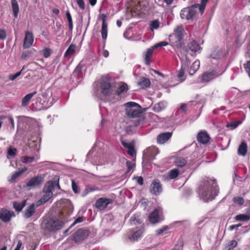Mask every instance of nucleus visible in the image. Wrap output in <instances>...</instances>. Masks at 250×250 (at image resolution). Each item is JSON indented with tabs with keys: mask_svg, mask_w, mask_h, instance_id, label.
Returning a JSON list of instances; mask_svg holds the SVG:
<instances>
[{
	"mask_svg": "<svg viewBox=\"0 0 250 250\" xmlns=\"http://www.w3.org/2000/svg\"><path fill=\"white\" fill-rule=\"evenodd\" d=\"M66 17L68 20V23L73 22L72 17L69 11H66Z\"/></svg>",
	"mask_w": 250,
	"mask_h": 250,
	"instance_id": "59",
	"label": "nucleus"
},
{
	"mask_svg": "<svg viewBox=\"0 0 250 250\" xmlns=\"http://www.w3.org/2000/svg\"><path fill=\"white\" fill-rule=\"evenodd\" d=\"M150 26L151 28L157 29L159 27V22L157 20L153 21L150 24Z\"/></svg>",
	"mask_w": 250,
	"mask_h": 250,
	"instance_id": "47",
	"label": "nucleus"
},
{
	"mask_svg": "<svg viewBox=\"0 0 250 250\" xmlns=\"http://www.w3.org/2000/svg\"><path fill=\"white\" fill-rule=\"evenodd\" d=\"M34 41V36L32 32H25V37L23 41V47L28 48L32 46Z\"/></svg>",
	"mask_w": 250,
	"mask_h": 250,
	"instance_id": "15",
	"label": "nucleus"
},
{
	"mask_svg": "<svg viewBox=\"0 0 250 250\" xmlns=\"http://www.w3.org/2000/svg\"><path fill=\"white\" fill-rule=\"evenodd\" d=\"M233 201L239 205H242L244 204V200L243 198L241 197H235L233 198Z\"/></svg>",
	"mask_w": 250,
	"mask_h": 250,
	"instance_id": "43",
	"label": "nucleus"
},
{
	"mask_svg": "<svg viewBox=\"0 0 250 250\" xmlns=\"http://www.w3.org/2000/svg\"><path fill=\"white\" fill-rule=\"evenodd\" d=\"M27 168L24 167L18 171H15L12 175L10 180V182H14L17 178L20 177L23 172L26 171Z\"/></svg>",
	"mask_w": 250,
	"mask_h": 250,
	"instance_id": "33",
	"label": "nucleus"
},
{
	"mask_svg": "<svg viewBox=\"0 0 250 250\" xmlns=\"http://www.w3.org/2000/svg\"><path fill=\"white\" fill-rule=\"evenodd\" d=\"M166 107V103L164 102H159L153 107V110L156 112H159L164 109Z\"/></svg>",
	"mask_w": 250,
	"mask_h": 250,
	"instance_id": "32",
	"label": "nucleus"
},
{
	"mask_svg": "<svg viewBox=\"0 0 250 250\" xmlns=\"http://www.w3.org/2000/svg\"><path fill=\"white\" fill-rule=\"evenodd\" d=\"M35 160L34 157H29L28 156H25L22 158V162L23 163L28 164L33 162Z\"/></svg>",
	"mask_w": 250,
	"mask_h": 250,
	"instance_id": "42",
	"label": "nucleus"
},
{
	"mask_svg": "<svg viewBox=\"0 0 250 250\" xmlns=\"http://www.w3.org/2000/svg\"><path fill=\"white\" fill-rule=\"evenodd\" d=\"M79 8L82 10L85 9V3L83 0H75Z\"/></svg>",
	"mask_w": 250,
	"mask_h": 250,
	"instance_id": "45",
	"label": "nucleus"
},
{
	"mask_svg": "<svg viewBox=\"0 0 250 250\" xmlns=\"http://www.w3.org/2000/svg\"><path fill=\"white\" fill-rule=\"evenodd\" d=\"M248 151V146L246 142H243L238 149V153L242 156H245Z\"/></svg>",
	"mask_w": 250,
	"mask_h": 250,
	"instance_id": "25",
	"label": "nucleus"
},
{
	"mask_svg": "<svg viewBox=\"0 0 250 250\" xmlns=\"http://www.w3.org/2000/svg\"><path fill=\"white\" fill-rule=\"evenodd\" d=\"M210 139L209 135L205 130L200 131L197 136V141L203 145L207 144L209 142Z\"/></svg>",
	"mask_w": 250,
	"mask_h": 250,
	"instance_id": "14",
	"label": "nucleus"
},
{
	"mask_svg": "<svg viewBox=\"0 0 250 250\" xmlns=\"http://www.w3.org/2000/svg\"><path fill=\"white\" fill-rule=\"evenodd\" d=\"M100 88L101 92L104 96L107 97L111 94V84L110 80L107 77H102L100 83Z\"/></svg>",
	"mask_w": 250,
	"mask_h": 250,
	"instance_id": "6",
	"label": "nucleus"
},
{
	"mask_svg": "<svg viewBox=\"0 0 250 250\" xmlns=\"http://www.w3.org/2000/svg\"><path fill=\"white\" fill-rule=\"evenodd\" d=\"M179 174V170L177 169H171L169 171V177L171 179H173L176 178Z\"/></svg>",
	"mask_w": 250,
	"mask_h": 250,
	"instance_id": "39",
	"label": "nucleus"
},
{
	"mask_svg": "<svg viewBox=\"0 0 250 250\" xmlns=\"http://www.w3.org/2000/svg\"><path fill=\"white\" fill-rule=\"evenodd\" d=\"M26 203V200H24L21 202H14L13 205V208L16 211L20 212L22 210L23 208L25 207Z\"/></svg>",
	"mask_w": 250,
	"mask_h": 250,
	"instance_id": "24",
	"label": "nucleus"
},
{
	"mask_svg": "<svg viewBox=\"0 0 250 250\" xmlns=\"http://www.w3.org/2000/svg\"><path fill=\"white\" fill-rule=\"evenodd\" d=\"M144 231L145 228L143 226L140 228L133 232L130 237V239H132L133 240H137L140 237H141Z\"/></svg>",
	"mask_w": 250,
	"mask_h": 250,
	"instance_id": "22",
	"label": "nucleus"
},
{
	"mask_svg": "<svg viewBox=\"0 0 250 250\" xmlns=\"http://www.w3.org/2000/svg\"><path fill=\"white\" fill-rule=\"evenodd\" d=\"M172 132H167L159 134L157 137V142L159 144H164L172 136Z\"/></svg>",
	"mask_w": 250,
	"mask_h": 250,
	"instance_id": "16",
	"label": "nucleus"
},
{
	"mask_svg": "<svg viewBox=\"0 0 250 250\" xmlns=\"http://www.w3.org/2000/svg\"><path fill=\"white\" fill-rule=\"evenodd\" d=\"M158 152V149L156 147H149L144 151L143 157L147 160L152 161L155 159Z\"/></svg>",
	"mask_w": 250,
	"mask_h": 250,
	"instance_id": "11",
	"label": "nucleus"
},
{
	"mask_svg": "<svg viewBox=\"0 0 250 250\" xmlns=\"http://www.w3.org/2000/svg\"><path fill=\"white\" fill-rule=\"evenodd\" d=\"M72 188L74 193H76L78 192V188L77 184L74 181V180L72 181Z\"/></svg>",
	"mask_w": 250,
	"mask_h": 250,
	"instance_id": "55",
	"label": "nucleus"
},
{
	"mask_svg": "<svg viewBox=\"0 0 250 250\" xmlns=\"http://www.w3.org/2000/svg\"><path fill=\"white\" fill-rule=\"evenodd\" d=\"M216 180L211 183L209 180H204L199 188V193L201 198L206 202L212 200L218 195L219 188Z\"/></svg>",
	"mask_w": 250,
	"mask_h": 250,
	"instance_id": "2",
	"label": "nucleus"
},
{
	"mask_svg": "<svg viewBox=\"0 0 250 250\" xmlns=\"http://www.w3.org/2000/svg\"><path fill=\"white\" fill-rule=\"evenodd\" d=\"M55 184L53 181H48L43 188L44 194L37 203V206L42 205L49 200L53 196V191L54 190Z\"/></svg>",
	"mask_w": 250,
	"mask_h": 250,
	"instance_id": "4",
	"label": "nucleus"
},
{
	"mask_svg": "<svg viewBox=\"0 0 250 250\" xmlns=\"http://www.w3.org/2000/svg\"><path fill=\"white\" fill-rule=\"evenodd\" d=\"M122 144L125 148L129 149L133 146H134V145L132 143H126L125 141H122Z\"/></svg>",
	"mask_w": 250,
	"mask_h": 250,
	"instance_id": "46",
	"label": "nucleus"
},
{
	"mask_svg": "<svg viewBox=\"0 0 250 250\" xmlns=\"http://www.w3.org/2000/svg\"><path fill=\"white\" fill-rule=\"evenodd\" d=\"M245 68L250 78V61L247 62Z\"/></svg>",
	"mask_w": 250,
	"mask_h": 250,
	"instance_id": "60",
	"label": "nucleus"
},
{
	"mask_svg": "<svg viewBox=\"0 0 250 250\" xmlns=\"http://www.w3.org/2000/svg\"><path fill=\"white\" fill-rule=\"evenodd\" d=\"M153 53V49L149 48L147 50L145 57V63L147 65H149L150 63V58Z\"/></svg>",
	"mask_w": 250,
	"mask_h": 250,
	"instance_id": "34",
	"label": "nucleus"
},
{
	"mask_svg": "<svg viewBox=\"0 0 250 250\" xmlns=\"http://www.w3.org/2000/svg\"><path fill=\"white\" fill-rule=\"evenodd\" d=\"M148 220L152 224H156L164 220V216L160 213L158 208H155L148 216Z\"/></svg>",
	"mask_w": 250,
	"mask_h": 250,
	"instance_id": "9",
	"label": "nucleus"
},
{
	"mask_svg": "<svg viewBox=\"0 0 250 250\" xmlns=\"http://www.w3.org/2000/svg\"><path fill=\"white\" fill-rule=\"evenodd\" d=\"M184 31L182 26H178L174 30V33L169 36L170 42L177 48L182 47Z\"/></svg>",
	"mask_w": 250,
	"mask_h": 250,
	"instance_id": "5",
	"label": "nucleus"
},
{
	"mask_svg": "<svg viewBox=\"0 0 250 250\" xmlns=\"http://www.w3.org/2000/svg\"><path fill=\"white\" fill-rule=\"evenodd\" d=\"M6 38V33L5 30L0 29V40L3 41Z\"/></svg>",
	"mask_w": 250,
	"mask_h": 250,
	"instance_id": "50",
	"label": "nucleus"
},
{
	"mask_svg": "<svg viewBox=\"0 0 250 250\" xmlns=\"http://www.w3.org/2000/svg\"><path fill=\"white\" fill-rule=\"evenodd\" d=\"M242 121L240 120L234 121L228 123L226 126L227 127L230 128L231 129H234L236 128L239 125L242 124Z\"/></svg>",
	"mask_w": 250,
	"mask_h": 250,
	"instance_id": "38",
	"label": "nucleus"
},
{
	"mask_svg": "<svg viewBox=\"0 0 250 250\" xmlns=\"http://www.w3.org/2000/svg\"><path fill=\"white\" fill-rule=\"evenodd\" d=\"M128 7L138 14L142 13L141 3L140 0H129Z\"/></svg>",
	"mask_w": 250,
	"mask_h": 250,
	"instance_id": "13",
	"label": "nucleus"
},
{
	"mask_svg": "<svg viewBox=\"0 0 250 250\" xmlns=\"http://www.w3.org/2000/svg\"><path fill=\"white\" fill-rule=\"evenodd\" d=\"M104 19H103V23L102 25L101 29V34L103 40L104 41V44H105V40L107 38V32H108V28H107V24L105 22L106 15H103Z\"/></svg>",
	"mask_w": 250,
	"mask_h": 250,
	"instance_id": "19",
	"label": "nucleus"
},
{
	"mask_svg": "<svg viewBox=\"0 0 250 250\" xmlns=\"http://www.w3.org/2000/svg\"><path fill=\"white\" fill-rule=\"evenodd\" d=\"M17 150L15 148H10L8 150V154L9 155L13 156L16 155Z\"/></svg>",
	"mask_w": 250,
	"mask_h": 250,
	"instance_id": "56",
	"label": "nucleus"
},
{
	"mask_svg": "<svg viewBox=\"0 0 250 250\" xmlns=\"http://www.w3.org/2000/svg\"><path fill=\"white\" fill-rule=\"evenodd\" d=\"M43 181V178L41 176H37L32 178L26 184V187H33L39 186L42 184Z\"/></svg>",
	"mask_w": 250,
	"mask_h": 250,
	"instance_id": "18",
	"label": "nucleus"
},
{
	"mask_svg": "<svg viewBox=\"0 0 250 250\" xmlns=\"http://www.w3.org/2000/svg\"><path fill=\"white\" fill-rule=\"evenodd\" d=\"M51 54V49L49 48H45L43 50V55L44 58H48Z\"/></svg>",
	"mask_w": 250,
	"mask_h": 250,
	"instance_id": "48",
	"label": "nucleus"
},
{
	"mask_svg": "<svg viewBox=\"0 0 250 250\" xmlns=\"http://www.w3.org/2000/svg\"><path fill=\"white\" fill-rule=\"evenodd\" d=\"M235 219L238 221H247L250 219V216L246 214H239L236 216Z\"/></svg>",
	"mask_w": 250,
	"mask_h": 250,
	"instance_id": "40",
	"label": "nucleus"
},
{
	"mask_svg": "<svg viewBox=\"0 0 250 250\" xmlns=\"http://www.w3.org/2000/svg\"><path fill=\"white\" fill-rule=\"evenodd\" d=\"M185 68H184L182 66L181 67V69L178 71V74H177V78L178 79V83H182L186 80V77L185 75Z\"/></svg>",
	"mask_w": 250,
	"mask_h": 250,
	"instance_id": "30",
	"label": "nucleus"
},
{
	"mask_svg": "<svg viewBox=\"0 0 250 250\" xmlns=\"http://www.w3.org/2000/svg\"><path fill=\"white\" fill-rule=\"evenodd\" d=\"M126 115L130 118L134 119L132 121V125L137 126L145 119L141 106L136 103L129 102L125 104Z\"/></svg>",
	"mask_w": 250,
	"mask_h": 250,
	"instance_id": "1",
	"label": "nucleus"
},
{
	"mask_svg": "<svg viewBox=\"0 0 250 250\" xmlns=\"http://www.w3.org/2000/svg\"><path fill=\"white\" fill-rule=\"evenodd\" d=\"M138 85L141 86L142 88H147L149 87L150 85V81L147 78L142 77L139 82H138Z\"/></svg>",
	"mask_w": 250,
	"mask_h": 250,
	"instance_id": "28",
	"label": "nucleus"
},
{
	"mask_svg": "<svg viewBox=\"0 0 250 250\" xmlns=\"http://www.w3.org/2000/svg\"><path fill=\"white\" fill-rule=\"evenodd\" d=\"M128 154L131 156H134L136 154L134 146L128 149Z\"/></svg>",
	"mask_w": 250,
	"mask_h": 250,
	"instance_id": "57",
	"label": "nucleus"
},
{
	"mask_svg": "<svg viewBox=\"0 0 250 250\" xmlns=\"http://www.w3.org/2000/svg\"><path fill=\"white\" fill-rule=\"evenodd\" d=\"M187 164V161L185 159L182 157L177 158L175 161V164L176 166L179 167H183Z\"/></svg>",
	"mask_w": 250,
	"mask_h": 250,
	"instance_id": "36",
	"label": "nucleus"
},
{
	"mask_svg": "<svg viewBox=\"0 0 250 250\" xmlns=\"http://www.w3.org/2000/svg\"><path fill=\"white\" fill-rule=\"evenodd\" d=\"M83 221V219L82 217H79L77 219H75V221L73 222V224L71 225L70 227H72L74 226L75 224L82 222Z\"/></svg>",
	"mask_w": 250,
	"mask_h": 250,
	"instance_id": "54",
	"label": "nucleus"
},
{
	"mask_svg": "<svg viewBox=\"0 0 250 250\" xmlns=\"http://www.w3.org/2000/svg\"><path fill=\"white\" fill-rule=\"evenodd\" d=\"M37 93V92L36 91H34L32 93H29L28 94H27L26 95H25L22 99V102H21V105L23 107H25L26 106H27L31 98Z\"/></svg>",
	"mask_w": 250,
	"mask_h": 250,
	"instance_id": "23",
	"label": "nucleus"
},
{
	"mask_svg": "<svg viewBox=\"0 0 250 250\" xmlns=\"http://www.w3.org/2000/svg\"><path fill=\"white\" fill-rule=\"evenodd\" d=\"M35 212V204L33 203L25 209L23 216L25 218H30L34 215Z\"/></svg>",
	"mask_w": 250,
	"mask_h": 250,
	"instance_id": "21",
	"label": "nucleus"
},
{
	"mask_svg": "<svg viewBox=\"0 0 250 250\" xmlns=\"http://www.w3.org/2000/svg\"><path fill=\"white\" fill-rule=\"evenodd\" d=\"M216 72L215 71L207 72L203 74L202 80L203 82H209L216 77Z\"/></svg>",
	"mask_w": 250,
	"mask_h": 250,
	"instance_id": "20",
	"label": "nucleus"
},
{
	"mask_svg": "<svg viewBox=\"0 0 250 250\" xmlns=\"http://www.w3.org/2000/svg\"><path fill=\"white\" fill-rule=\"evenodd\" d=\"M180 109L185 113L187 111V105L185 104H182L180 106Z\"/></svg>",
	"mask_w": 250,
	"mask_h": 250,
	"instance_id": "63",
	"label": "nucleus"
},
{
	"mask_svg": "<svg viewBox=\"0 0 250 250\" xmlns=\"http://www.w3.org/2000/svg\"><path fill=\"white\" fill-rule=\"evenodd\" d=\"M11 6L14 17L17 18L19 12V6L17 0H11Z\"/></svg>",
	"mask_w": 250,
	"mask_h": 250,
	"instance_id": "29",
	"label": "nucleus"
},
{
	"mask_svg": "<svg viewBox=\"0 0 250 250\" xmlns=\"http://www.w3.org/2000/svg\"><path fill=\"white\" fill-rule=\"evenodd\" d=\"M64 222L57 217H47L43 219L42 228L49 232H55L61 229L64 226Z\"/></svg>",
	"mask_w": 250,
	"mask_h": 250,
	"instance_id": "3",
	"label": "nucleus"
},
{
	"mask_svg": "<svg viewBox=\"0 0 250 250\" xmlns=\"http://www.w3.org/2000/svg\"><path fill=\"white\" fill-rule=\"evenodd\" d=\"M167 45H168V42H160L158 43H157L156 44H155L154 46V48H157L158 47H161V46H167Z\"/></svg>",
	"mask_w": 250,
	"mask_h": 250,
	"instance_id": "53",
	"label": "nucleus"
},
{
	"mask_svg": "<svg viewBox=\"0 0 250 250\" xmlns=\"http://www.w3.org/2000/svg\"><path fill=\"white\" fill-rule=\"evenodd\" d=\"M7 118H8V119L9 120V122L11 125L12 127L13 128H14V126H15V124H14V121L13 119L11 117H7Z\"/></svg>",
	"mask_w": 250,
	"mask_h": 250,
	"instance_id": "64",
	"label": "nucleus"
},
{
	"mask_svg": "<svg viewBox=\"0 0 250 250\" xmlns=\"http://www.w3.org/2000/svg\"><path fill=\"white\" fill-rule=\"evenodd\" d=\"M127 85L125 83H123L120 85L116 92V94L118 96L120 95L122 93L128 90Z\"/></svg>",
	"mask_w": 250,
	"mask_h": 250,
	"instance_id": "35",
	"label": "nucleus"
},
{
	"mask_svg": "<svg viewBox=\"0 0 250 250\" xmlns=\"http://www.w3.org/2000/svg\"><path fill=\"white\" fill-rule=\"evenodd\" d=\"M22 246V242L19 240L18 241L17 245L14 250H20V249Z\"/></svg>",
	"mask_w": 250,
	"mask_h": 250,
	"instance_id": "62",
	"label": "nucleus"
},
{
	"mask_svg": "<svg viewBox=\"0 0 250 250\" xmlns=\"http://www.w3.org/2000/svg\"><path fill=\"white\" fill-rule=\"evenodd\" d=\"M167 229V226H164L162 228L158 229L156 231V235H160L164 231H166Z\"/></svg>",
	"mask_w": 250,
	"mask_h": 250,
	"instance_id": "51",
	"label": "nucleus"
},
{
	"mask_svg": "<svg viewBox=\"0 0 250 250\" xmlns=\"http://www.w3.org/2000/svg\"><path fill=\"white\" fill-rule=\"evenodd\" d=\"M237 246V242L236 240H233L229 241L228 244L225 246V250H233Z\"/></svg>",
	"mask_w": 250,
	"mask_h": 250,
	"instance_id": "37",
	"label": "nucleus"
},
{
	"mask_svg": "<svg viewBox=\"0 0 250 250\" xmlns=\"http://www.w3.org/2000/svg\"><path fill=\"white\" fill-rule=\"evenodd\" d=\"M112 203V200L111 199L100 198L96 201L95 207L100 210H103L105 209L109 204Z\"/></svg>",
	"mask_w": 250,
	"mask_h": 250,
	"instance_id": "12",
	"label": "nucleus"
},
{
	"mask_svg": "<svg viewBox=\"0 0 250 250\" xmlns=\"http://www.w3.org/2000/svg\"><path fill=\"white\" fill-rule=\"evenodd\" d=\"M21 71H20V72H18L17 73H16V74H13V75H10V77H9V79L11 80H15L16 78H17V77H18L21 74Z\"/></svg>",
	"mask_w": 250,
	"mask_h": 250,
	"instance_id": "58",
	"label": "nucleus"
},
{
	"mask_svg": "<svg viewBox=\"0 0 250 250\" xmlns=\"http://www.w3.org/2000/svg\"><path fill=\"white\" fill-rule=\"evenodd\" d=\"M76 49V45L75 44H71L64 53V57H66L73 55Z\"/></svg>",
	"mask_w": 250,
	"mask_h": 250,
	"instance_id": "31",
	"label": "nucleus"
},
{
	"mask_svg": "<svg viewBox=\"0 0 250 250\" xmlns=\"http://www.w3.org/2000/svg\"><path fill=\"white\" fill-rule=\"evenodd\" d=\"M130 221L132 224H133L134 225H136L137 224H140L141 223L139 216L133 215L130 218Z\"/></svg>",
	"mask_w": 250,
	"mask_h": 250,
	"instance_id": "41",
	"label": "nucleus"
},
{
	"mask_svg": "<svg viewBox=\"0 0 250 250\" xmlns=\"http://www.w3.org/2000/svg\"><path fill=\"white\" fill-rule=\"evenodd\" d=\"M163 191L162 185L158 179H154L150 187V192L155 195H159Z\"/></svg>",
	"mask_w": 250,
	"mask_h": 250,
	"instance_id": "10",
	"label": "nucleus"
},
{
	"mask_svg": "<svg viewBox=\"0 0 250 250\" xmlns=\"http://www.w3.org/2000/svg\"><path fill=\"white\" fill-rule=\"evenodd\" d=\"M83 68V65L81 63V62H80L77 65L76 67L75 68V69L73 71V74H77L78 75L80 74V73H82V70Z\"/></svg>",
	"mask_w": 250,
	"mask_h": 250,
	"instance_id": "44",
	"label": "nucleus"
},
{
	"mask_svg": "<svg viewBox=\"0 0 250 250\" xmlns=\"http://www.w3.org/2000/svg\"><path fill=\"white\" fill-rule=\"evenodd\" d=\"M192 6L194 9H195V8L198 7L199 9V11L201 14H202L203 13V12L205 10V6L199 4H195L192 5Z\"/></svg>",
	"mask_w": 250,
	"mask_h": 250,
	"instance_id": "49",
	"label": "nucleus"
},
{
	"mask_svg": "<svg viewBox=\"0 0 250 250\" xmlns=\"http://www.w3.org/2000/svg\"><path fill=\"white\" fill-rule=\"evenodd\" d=\"M126 165L127 167V172H129L131 170V169L133 168L134 164L130 161H127L126 162Z\"/></svg>",
	"mask_w": 250,
	"mask_h": 250,
	"instance_id": "52",
	"label": "nucleus"
},
{
	"mask_svg": "<svg viewBox=\"0 0 250 250\" xmlns=\"http://www.w3.org/2000/svg\"><path fill=\"white\" fill-rule=\"evenodd\" d=\"M137 182L138 184L140 185H143L144 184V180L142 176H139L137 177Z\"/></svg>",
	"mask_w": 250,
	"mask_h": 250,
	"instance_id": "61",
	"label": "nucleus"
},
{
	"mask_svg": "<svg viewBox=\"0 0 250 250\" xmlns=\"http://www.w3.org/2000/svg\"><path fill=\"white\" fill-rule=\"evenodd\" d=\"M188 47L189 50L194 52H197L201 49L199 44L195 41H192L188 43Z\"/></svg>",
	"mask_w": 250,
	"mask_h": 250,
	"instance_id": "26",
	"label": "nucleus"
},
{
	"mask_svg": "<svg viewBox=\"0 0 250 250\" xmlns=\"http://www.w3.org/2000/svg\"><path fill=\"white\" fill-rule=\"evenodd\" d=\"M89 235V231L80 229H78L72 235V239L76 243L80 242L85 240Z\"/></svg>",
	"mask_w": 250,
	"mask_h": 250,
	"instance_id": "7",
	"label": "nucleus"
},
{
	"mask_svg": "<svg viewBox=\"0 0 250 250\" xmlns=\"http://www.w3.org/2000/svg\"><path fill=\"white\" fill-rule=\"evenodd\" d=\"M196 11L192 5L190 7L185 8L181 11L180 17L182 19L188 20L193 19Z\"/></svg>",
	"mask_w": 250,
	"mask_h": 250,
	"instance_id": "8",
	"label": "nucleus"
},
{
	"mask_svg": "<svg viewBox=\"0 0 250 250\" xmlns=\"http://www.w3.org/2000/svg\"><path fill=\"white\" fill-rule=\"evenodd\" d=\"M200 67V61L198 60L195 61L189 70V74L190 75H193L198 70Z\"/></svg>",
	"mask_w": 250,
	"mask_h": 250,
	"instance_id": "27",
	"label": "nucleus"
},
{
	"mask_svg": "<svg viewBox=\"0 0 250 250\" xmlns=\"http://www.w3.org/2000/svg\"><path fill=\"white\" fill-rule=\"evenodd\" d=\"M12 216H15L14 212L6 209L1 210L0 212V219L4 222L10 221Z\"/></svg>",
	"mask_w": 250,
	"mask_h": 250,
	"instance_id": "17",
	"label": "nucleus"
}]
</instances>
